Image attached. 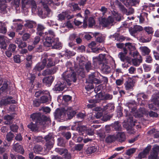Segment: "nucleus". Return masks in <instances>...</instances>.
Returning <instances> with one entry per match:
<instances>
[{
	"label": "nucleus",
	"instance_id": "nucleus-1",
	"mask_svg": "<svg viewBox=\"0 0 159 159\" xmlns=\"http://www.w3.org/2000/svg\"><path fill=\"white\" fill-rule=\"evenodd\" d=\"M30 118L33 122L38 125L39 126L45 125L46 126L51 124L50 118L40 112L32 114L30 115Z\"/></svg>",
	"mask_w": 159,
	"mask_h": 159
},
{
	"label": "nucleus",
	"instance_id": "nucleus-2",
	"mask_svg": "<svg viewBox=\"0 0 159 159\" xmlns=\"http://www.w3.org/2000/svg\"><path fill=\"white\" fill-rule=\"evenodd\" d=\"M62 77L64 81L69 86L71 85L72 82H75L77 80L76 74L72 67L70 68L64 72Z\"/></svg>",
	"mask_w": 159,
	"mask_h": 159
},
{
	"label": "nucleus",
	"instance_id": "nucleus-3",
	"mask_svg": "<svg viewBox=\"0 0 159 159\" xmlns=\"http://www.w3.org/2000/svg\"><path fill=\"white\" fill-rule=\"evenodd\" d=\"M52 2V0H41L40 3L43 7V9L40 8L38 7V14L39 15H43V17L46 18L50 17L52 15V12L49 8L48 5L50 4Z\"/></svg>",
	"mask_w": 159,
	"mask_h": 159
},
{
	"label": "nucleus",
	"instance_id": "nucleus-4",
	"mask_svg": "<svg viewBox=\"0 0 159 159\" xmlns=\"http://www.w3.org/2000/svg\"><path fill=\"white\" fill-rule=\"evenodd\" d=\"M92 74L89 75L88 80H87V84L85 86V89L87 91H89L94 88L93 84H98L101 83V81L94 75V72H92Z\"/></svg>",
	"mask_w": 159,
	"mask_h": 159
},
{
	"label": "nucleus",
	"instance_id": "nucleus-5",
	"mask_svg": "<svg viewBox=\"0 0 159 159\" xmlns=\"http://www.w3.org/2000/svg\"><path fill=\"white\" fill-rule=\"evenodd\" d=\"M55 36L54 32L51 30H48V31L45 32L42 36L45 40L43 42L44 45L45 46L47 45L50 44V42L53 40Z\"/></svg>",
	"mask_w": 159,
	"mask_h": 159
},
{
	"label": "nucleus",
	"instance_id": "nucleus-6",
	"mask_svg": "<svg viewBox=\"0 0 159 159\" xmlns=\"http://www.w3.org/2000/svg\"><path fill=\"white\" fill-rule=\"evenodd\" d=\"M43 62H39L37 64L33 70L32 73L31 74V82H34L35 78L36 75L38 72L43 69L45 67V60H43Z\"/></svg>",
	"mask_w": 159,
	"mask_h": 159
},
{
	"label": "nucleus",
	"instance_id": "nucleus-7",
	"mask_svg": "<svg viewBox=\"0 0 159 159\" xmlns=\"http://www.w3.org/2000/svg\"><path fill=\"white\" fill-rule=\"evenodd\" d=\"M45 141V148L46 150H50L53 147L54 143V139L51 133H49L44 138Z\"/></svg>",
	"mask_w": 159,
	"mask_h": 159
},
{
	"label": "nucleus",
	"instance_id": "nucleus-8",
	"mask_svg": "<svg viewBox=\"0 0 159 159\" xmlns=\"http://www.w3.org/2000/svg\"><path fill=\"white\" fill-rule=\"evenodd\" d=\"M93 64L94 67H100L104 62H105V55L100 54L98 56L93 57Z\"/></svg>",
	"mask_w": 159,
	"mask_h": 159
},
{
	"label": "nucleus",
	"instance_id": "nucleus-9",
	"mask_svg": "<svg viewBox=\"0 0 159 159\" xmlns=\"http://www.w3.org/2000/svg\"><path fill=\"white\" fill-rule=\"evenodd\" d=\"M44 57H43V58L42 61L41 62H43V60H45V67L47 65V66L48 68L50 67L51 66H53L55 65V62L52 61V59L51 57H49V56H52L54 57L55 55V54H52L49 55L48 53H46L44 54Z\"/></svg>",
	"mask_w": 159,
	"mask_h": 159
},
{
	"label": "nucleus",
	"instance_id": "nucleus-10",
	"mask_svg": "<svg viewBox=\"0 0 159 159\" xmlns=\"http://www.w3.org/2000/svg\"><path fill=\"white\" fill-rule=\"evenodd\" d=\"M13 98L12 97L8 95L3 97L0 100V107L11 104L16 103V101L13 99Z\"/></svg>",
	"mask_w": 159,
	"mask_h": 159
},
{
	"label": "nucleus",
	"instance_id": "nucleus-11",
	"mask_svg": "<svg viewBox=\"0 0 159 159\" xmlns=\"http://www.w3.org/2000/svg\"><path fill=\"white\" fill-rule=\"evenodd\" d=\"M115 3L116 6H118L120 11L124 14L129 15L132 14L134 12V9L132 8H129L128 11L127 9L118 0L115 1Z\"/></svg>",
	"mask_w": 159,
	"mask_h": 159
},
{
	"label": "nucleus",
	"instance_id": "nucleus-12",
	"mask_svg": "<svg viewBox=\"0 0 159 159\" xmlns=\"http://www.w3.org/2000/svg\"><path fill=\"white\" fill-rule=\"evenodd\" d=\"M143 32L146 33V34L149 35V36L147 38L146 35H144V37L145 38H143V42L147 43L150 41L154 32L153 29L151 27H146L144 30L143 29Z\"/></svg>",
	"mask_w": 159,
	"mask_h": 159
},
{
	"label": "nucleus",
	"instance_id": "nucleus-13",
	"mask_svg": "<svg viewBox=\"0 0 159 159\" xmlns=\"http://www.w3.org/2000/svg\"><path fill=\"white\" fill-rule=\"evenodd\" d=\"M114 18L111 16H109L107 18H103L100 22L102 26L104 27L110 28L113 25Z\"/></svg>",
	"mask_w": 159,
	"mask_h": 159
},
{
	"label": "nucleus",
	"instance_id": "nucleus-14",
	"mask_svg": "<svg viewBox=\"0 0 159 159\" xmlns=\"http://www.w3.org/2000/svg\"><path fill=\"white\" fill-rule=\"evenodd\" d=\"M135 83V80L133 78L129 77L126 79L124 84L125 89L128 91L133 90Z\"/></svg>",
	"mask_w": 159,
	"mask_h": 159
},
{
	"label": "nucleus",
	"instance_id": "nucleus-15",
	"mask_svg": "<svg viewBox=\"0 0 159 159\" xmlns=\"http://www.w3.org/2000/svg\"><path fill=\"white\" fill-rule=\"evenodd\" d=\"M40 99L42 103L48 104L51 102L52 97L49 92L47 90L43 94V95L40 97Z\"/></svg>",
	"mask_w": 159,
	"mask_h": 159
},
{
	"label": "nucleus",
	"instance_id": "nucleus-16",
	"mask_svg": "<svg viewBox=\"0 0 159 159\" xmlns=\"http://www.w3.org/2000/svg\"><path fill=\"white\" fill-rule=\"evenodd\" d=\"M50 44L47 45L46 47H52V49H60L62 48L61 43L59 42L58 38H54L53 40L50 42Z\"/></svg>",
	"mask_w": 159,
	"mask_h": 159
},
{
	"label": "nucleus",
	"instance_id": "nucleus-17",
	"mask_svg": "<svg viewBox=\"0 0 159 159\" xmlns=\"http://www.w3.org/2000/svg\"><path fill=\"white\" fill-rule=\"evenodd\" d=\"M76 113V111L74 110L71 107H68L65 109V116H67V117L66 118L67 120L72 119Z\"/></svg>",
	"mask_w": 159,
	"mask_h": 159
},
{
	"label": "nucleus",
	"instance_id": "nucleus-18",
	"mask_svg": "<svg viewBox=\"0 0 159 159\" xmlns=\"http://www.w3.org/2000/svg\"><path fill=\"white\" fill-rule=\"evenodd\" d=\"M70 12L68 11L62 12L58 14L57 17L58 20L61 21L65 20L66 18L68 20L70 19L73 17V15H70Z\"/></svg>",
	"mask_w": 159,
	"mask_h": 159
},
{
	"label": "nucleus",
	"instance_id": "nucleus-19",
	"mask_svg": "<svg viewBox=\"0 0 159 159\" xmlns=\"http://www.w3.org/2000/svg\"><path fill=\"white\" fill-rule=\"evenodd\" d=\"M136 50L135 46L130 43H127L125 44V47L123 48V52L125 53H127L128 50L129 51V54H132V52Z\"/></svg>",
	"mask_w": 159,
	"mask_h": 159
},
{
	"label": "nucleus",
	"instance_id": "nucleus-20",
	"mask_svg": "<svg viewBox=\"0 0 159 159\" xmlns=\"http://www.w3.org/2000/svg\"><path fill=\"white\" fill-rule=\"evenodd\" d=\"M16 46L14 44H10L8 49L5 52L6 55L8 57H11L13 54H14L16 48Z\"/></svg>",
	"mask_w": 159,
	"mask_h": 159
},
{
	"label": "nucleus",
	"instance_id": "nucleus-21",
	"mask_svg": "<svg viewBox=\"0 0 159 159\" xmlns=\"http://www.w3.org/2000/svg\"><path fill=\"white\" fill-rule=\"evenodd\" d=\"M66 84V83L64 81L63 83L60 81H59L55 85L53 89L56 91H62L65 88Z\"/></svg>",
	"mask_w": 159,
	"mask_h": 159
},
{
	"label": "nucleus",
	"instance_id": "nucleus-22",
	"mask_svg": "<svg viewBox=\"0 0 159 159\" xmlns=\"http://www.w3.org/2000/svg\"><path fill=\"white\" fill-rule=\"evenodd\" d=\"M54 79V76H49L44 77L43 79V83L48 87H50Z\"/></svg>",
	"mask_w": 159,
	"mask_h": 159
},
{
	"label": "nucleus",
	"instance_id": "nucleus-23",
	"mask_svg": "<svg viewBox=\"0 0 159 159\" xmlns=\"http://www.w3.org/2000/svg\"><path fill=\"white\" fill-rule=\"evenodd\" d=\"M54 115L55 119H60L63 118L65 115V110L63 111L58 108L54 112Z\"/></svg>",
	"mask_w": 159,
	"mask_h": 159
},
{
	"label": "nucleus",
	"instance_id": "nucleus-24",
	"mask_svg": "<svg viewBox=\"0 0 159 159\" xmlns=\"http://www.w3.org/2000/svg\"><path fill=\"white\" fill-rule=\"evenodd\" d=\"M124 114L125 115V116L128 117L127 119V121L128 122H129V124L131 126H134L135 125V123H136L135 121L133 120V117L131 115L129 111L126 109H125L124 111Z\"/></svg>",
	"mask_w": 159,
	"mask_h": 159
},
{
	"label": "nucleus",
	"instance_id": "nucleus-25",
	"mask_svg": "<svg viewBox=\"0 0 159 159\" xmlns=\"http://www.w3.org/2000/svg\"><path fill=\"white\" fill-rule=\"evenodd\" d=\"M13 148L16 152L20 153L21 154L23 155L25 153V151L23 146L18 143L15 144Z\"/></svg>",
	"mask_w": 159,
	"mask_h": 159
},
{
	"label": "nucleus",
	"instance_id": "nucleus-26",
	"mask_svg": "<svg viewBox=\"0 0 159 159\" xmlns=\"http://www.w3.org/2000/svg\"><path fill=\"white\" fill-rule=\"evenodd\" d=\"M57 70V68L55 67L48 68L43 71L42 73V75L43 76H46L48 75L54 74L56 72Z\"/></svg>",
	"mask_w": 159,
	"mask_h": 159
},
{
	"label": "nucleus",
	"instance_id": "nucleus-27",
	"mask_svg": "<svg viewBox=\"0 0 159 159\" xmlns=\"http://www.w3.org/2000/svg\"><path fill=\"white\" fill-rule=\"evenodd\" d=\"M115 136L116 140L122 143L125 140L126 136L124 132H119Z\"/></svg>",
	"mask_w": 159,
	"mask_h": 159
},
{
	"label": "nucleus",
	"instance_id": "nucleus-28",
	"mask_svg": "<svg viewBox=\"0 0 159 159\" xmlns=\"http://www.w3.org/2000/svg\"><path fill=\"white\" fill-rule=\"evenodd\" d=\"M103 93L101 92H100L99 93L97 94L96 96L95 97L96 99H92L89 100V102L90 103H97L99 102L100 100H102Z\"/></svg>",
	"mask_w": 159,
	"mask_h": 159
},
{
	"label": "nucleus",
	"instance_id": "nucleus-29",
	"mask_svg": "<svg viewBox=\"0 0 159 159\" xmlns=\"http://www.w3.org/2000/svg\"><path fill=\"white\" fill-rule=\"evenodd\" d=\"M105 62H104L100 67L102 72L106 74H107L110 72L111 68L109 66L105 63Z\"/></svg>",
	"mask_w": 159,
	"mask_h": 159
},
{
	"label": "nucleus",
	"instance_id": "nucleus-30",
	"mask_svg": "<svg viewBox=\"0 0 159 159\" xmlns=\"http://www.w3.org/2000/svg\"><path fill=\"white\" fill-rule=\"evenodd\" d=\"M45 28L42 25L38 24L37 26L36 34L39 36H42L44 34L43 31Z\"/></svg>",
	"mask_w": 159,
	"mask_h": 159
},
{
	"label": "nucleus",
	"instance_id": "nucleus-31",
	"mask_svg": "<svg viewBox=\"0 0 159 159\" xmlns=\"http://www.w3.org/2000/svg\"><path fill=\"white\" fill-rule=\"evenodd\" d=\"M16 43L18 45L19 48H23L27 46L26 43L20 38H17L15 40Z\"/></svg>",
	"mask_w": 159,
	"mask_h": 159
},
{
	"label": "nucleus",
	"instance_id": "nucleus-32",
	"mask_svg": "<svg viewBox=\"0 0 159 159\" xmlns=\"http://www.w3.org/2000/svg\"><path fill=\"white\" fill-rule=\"evenodd\" d=\"M87 127L84 125H78L77 131L80 135L85 136L84 134L85 133Z\"/></svg>",
	"mask_w": 159,
	"mask_h": 159
},
{
	"label": "nucleus",
	"instance_id": "nucleus-33",
	"mask_svg": "<svg viewBox=\"0 0 159 159\" xmlns=\"http://www.w3.org/2000/svg\"><path fill=\"white\" fill-rule=\"evenodd\" d=\"M143 31V28L140 25H136L134 26V28L132 30L131 32V34L132 35H134L137 33L138 32Z\"/></svg>",
	"mask_w": 159,
	"mask_h": 159
},
{
	"label": "nucleus",
	"instance_id": "nucleus-34",
	"mask_svg": "<svg viewBox=\"0 0 159 159\" xmlns=\"http://www.w3.org/2000/svg\"><path fill=\"white\" fill-rule=\"evenodd\" d=\"M115 107L111 104H108L103 107V110L107 112L110 113L113 111Z\"/></svg>",
	"mask_w": 159,
	"mask_h": 159
},
{
	"label": "nucleus",
	"instance_id": "nucleus-35",
	"mask_svg": "<svg viewBox=\"0 0 159 159\" xmlns=\"http://www.w3.org/2000/svg\"><path fill=\"white\" fill-rule=\"evenodd\" d=\"M157 106V107H159V98H157L155 100V103L149 104L148 105V107L149 109L153 110H157V108L155 107V106Z\"/></svg>",
	"mask_w": 159,
	"mask_h": 159
},
{
	"label": "nucleus",
	"instance_id": "nucleus-36",
	"mask_svg": "<svg viewBox=\"0 0 159 159\" xmlns=\"http://www.w3.org/2000/svg\"><path fill=\"white\" fill-rule=\"evenodd\" d=\"M97 147L92 146L88 147L85 152L87 154H91L97 151Z\"/></svg>",
	"mask_w": 159,
	"mask_h": 159
},
{
	"label": "nucleus",
	"instance_id": "nucleus-37",
	"mask_svg": "<svg viewBox=\"0 0 159 159\" xmlns=\"http://www.w3.org/2000/svg\"><path fill=\"white\" fill-rule=\"evenodd\" d=\"M116 140L115 135H109L105 139V141L107 143H111Z\"/></svg>",
	"mask_w": 159,
	"mask_h": 159
},
{
	"label": "nucleus",
	"instance_id": "nucleus-38",
	"mask_svg": "<svg viewBox=\"0 0 159 159\" xmlns=\"http://www.w3.org/2000/svg\"><path fill=\"white\" fill-rule=\"evenodd\" d=\"M26 22L24 26L26 28H32L36 25V23L32 20H28L26 21Z\"/></svg>",
	"mask_w": 159,
	"mask_h": 159
},
{
	"label": "nucleus",
	"instance_id": "nucleus-39",
	"mask_svg": "<svg viewBox=\"0 0 159 159\" xmlns=\"http://www.w3.org/2000/svg\"><path fill=\"white\" fill-rule=\"evenodd\" d=\"M43 149V147L39 145H35L33 148V150L35 153L40 154H41V152H42Z\"/></svg>",
	"mask_w": 159,
	"mask_h": 159
},
{
	"label": "nucleus",
	"instance_id": "nucleus-40",
	"mask_svg": "<svg viewBox=\"0 0 159 159\" xmlns=\"http://www.w3.org/2000/svg\"><path fill=\"white\" fill-rule=\"evenodd\" d=\"M0 46L2 49H5L7 48V44L3 36H0Z\"/></svg>",
	"mask_w": 159,
	"mask_h": 159
},
{
	"label": "nucleus",
	"instance_id": "nucleus-41",
	"mask_svg": "<svg viewBox=\"0 0 159 159\" xmlns=\"http://www.w3.org/2000/svg\"><path fill=\"white\" fill-rule=\"evenodd\" d=\"M94 67L92 66L91 61H88L85 64V68L87 72H89L90 70H93Z\"/></svg>",
	"mask_w": 159,
	"mask_h": 159
},
{
	"label": "nucleus",
	"instance_id": "nucleus-42",
	"mask_svg": "<svg viewBox=\"0 0 159 159\" xmlns=\"http://www.w3.org/2000/svg\"><path fill=\"white\" fill-rule=\"evenodd\" d=\"M142 58L141 56H140V58L139 59L135 58L132 60L133 65L136 66H139L140 64L142 62Z\"/></svg>",
	"mask_w": 159,
	"mask_h": 159
},
{
	"label": "nucleus",
	"instance_id": "nucleus-43",
	"mask_svg": "<svg viewBox=\"0 0 159 159\" xmlns=\"http://www.w3.org/2000/svg\"><path fill=\"white\" fill-rule=\"evenodd\" d=\"M5 0H0V10L2 11H6L7 5L5 4Z\"/></svg>",
	"mask_w": 159,
	"mask_h": 159
},
{
	"label": "nucleus",
	"instance_id": "nucleus-44",
	"mask_svg": "<svg viewBox=\"0 0 159 159\" xmlns=\"http://www.w3.org/2000/svg\"><path fill=\"white\" fill-rule=\"evenodd\" d=\"M113 128L116 131H120L121 130V125L118 121H115L112 125Z\"/></svg>",
	"mask_w": 159,
	"mask_h": 159
},
{
	"label": "nucleus",
	"instance_id": "nucleus-45",
	"mask_svg": "<svg viewBox=\"0 0 159 159\" xmlns=\"http://www.w3.org/2000/svg\"><path fill=\"white\" fill-rule=\"evenodd\" d=\"M39 126L35 123L31 122L30 124L28 125V127L32 131H34L37 130V126Z\"/></svg>",
	"mask_w": 159,
	"mask_h": 159
},
{
	"label": "nucleus",
	"instance_id": "nucleus-46",
	"mask_svg": "<svg viewBox=\"0 0 159 159\" xmlns=\"http://www.w3.org/2000/svg\"><path fill=\"white\" fill-rule=\"evenodd\" d=\"M137 100L139 101L142 98L144 99H147L148 96L144 93H138L137 95Z\"/></svg>",
	"mask_w": 159,
	"mask_h": 159
},
{
	"label": "nucleus",
	"instance_id": "nucleus-47",
	"mask_svg": "<svg viewBox=\"0 0 159 159\" xmlns=\"http://www.w3.org/2000/svg\"><path fill=\"white\" fill-rule=\"evenodd\" d=\"M2 84V86L0 88V89L3 92L6 91L8 88V84H7V81H4L3 84Z\"/></svg>",
	"mask_w": 159,
	"mask_h": 159
},
{
	"label": "nucleus",
	"instance_id": "nucleus-48",
	"mask_svg": "<svg viewBox=\"0 0 159 159\" xmlns=\"http://www.w3.org/2000/svg\"><path fill=\"white\" fill-rule=\"evenodd\" d=\"M55 151L60 155L64 154L65 153L67 152L68 150L65 148H57Z\"/></svg>",
	"mask_w": 159,
	"mask_h": 159
},
{
	"label": "nucleus",
	"instance_id": "nucleus-49",
	"mask_svg": "<svg viewBox=\"0 0 159 159\" xmlns=\"http://www.w3.org/2000/svg\"><path fill=\"white\" fill-rule=\"evenodd\" d=\"M14 137V134L11 132H10L7 133L6 135V138L8 142H10L12 140Z\"/></svg>",
	"mask_w": 159,
	"mask_h": 159
},
{
	"label": "nucleus",
	"instance_id": "nucleus-50",
	"mask_svg": "<svg viewBox=\"0 0 159 159\" xmlns=\"http://www.w3.org/2000/svg\"><path fill=\"white\" fill-rule=\"evenodd\" d=\"M66 142L65 140L61 138L57 139V145L58 146L64 147L65 146Z\"/></svg>",
	"mask_w": 159,
	"mask_h": 159
},
{
	"label": "nucleus",
	"instance_id": "nucleus-51",
	"mask_svg": "<svg viewBox=\"0 0 159 159\" xmlns=\"http://www.w3.org/2000/svg\"><path fill=\"white\" fill-rule=\"evenodd\" d=\"M143 54L144 55H148L150 52V50L146 47H143L141 49Z\"/></svg>",
	"mask_w": 159,
	"mask_h": 159
},
{
	"label": "nucleus",
	"instance_id": "nucleus-52",
	"mask_svg": "<svg viewBox=\"0 0 159 159\" xmlns=\"http://www.w3.org/2000/svg\"><path fill=\"white\" fill-rule=\"evenodd\" d=\"M113 115L111 114H106L103 115L102 118V120L104 121H107L110 120L112 117Z\"/></svg>",
	"mask_w": 159,
	"mask_h": 159
},
{
	"label": "nucleus",
	"instance_id": "nucleus-53",
	"mask_svg": "<svg viewBox=\"0 0 159 159\" xmlns=\"http://www.w3.org/2000/svg\"><path fill=\"white\" fill-rule=\"evenodd\" d=\"M65 55L68 58H69L75 55V54L73 52L71 51H70L66 49V50L65 52Z\"/></svg>",
	"mask_w": 159,
	"mask_h": 159
},
{
	"label": "nucleus",
	"instance_id": "nucleus-54",
	"mask_svg": "<svg viewBox=\"0 0 159 159\" xmlns=\"http://www.w3.org/2000/svg\"><path fill=\"white\" fill-rule=\"evenodd\" d=\"M18 128V126L16 124H13L10 126V129L14 132H17Z\"/></svg>",
	"mask_w": 159,
	"mask_h": 159
},
{
	"label": "nucleus",
	"instance_id": "nucleus-55",
	"mask_svg": "<svg viewBox=\"0 0 159 159\" xmlns=\"http://www.w3.org/2000/svg\"><path fill=\"white\" fill-rule=\"evenodd\" d=\"M127 54L125 53L124 52H121L119 53L118 57L121 61H125L126 60L125 56Z\"/></svg>",
	"mask_w": 159,
	"mask_h": 159
},
{
	"label": "nucleus",
	"instance_id": "nucleus-56",
	"mask_svg": "<svg viewBox=\"0 0 159 159\" xmlns=\"http://www.w3.org/2000/svg\"><path fill=\"white\" fill-rule=\"evenodd\" d=\"M23 27V25H21V24H17V27L16 28V32H19V34L20 35L22 34L24 32V31L23 30L21 32H19L20 30H22Z\"/></svg>",
	"mask_w": 159,
	"mask_h": 159
},
{
	"label": "nucleus",
	"instance_id": "nucleus-57",
	"mask_svg": "<svg viewBox=\"0 0 159 159\" xmlns=\"http://www.w3.org/2000/svg\"><path fill=\"white\" fill-rule=\"evenodd\" d=\"M152 151L151 153L158 156L159 152V146H156L152 148Z\"/></svg>",
	"mask_w": 159,
	"mask_h": 159
},
{
	"label": "nucleus",
	"instance_id": "nucleus-58",
	"mask_svg": "<svg viewBox=\"0 0 159 159\" xmlns=\"http://www.w3.org/2000/svg\"><path fill=\"white\" fill-rule=\"evenodd\" d=\"M154 5L152 4L144 3V5L143 6L142 8L141 9L143 10L148 11L147 9L149 8L150 7H154Z\"/></svg>",
	"mask_w": 159,
	"mask_h": 159
},
{
	"label": "nucleus",
	"instance_id": "nucleus-59",
	"mask_svg": "<svg viewBox=\"0 0 159 159\" xmlns=\"http://www.w3.org/2000/svg\"><path fill=\"white\" fill-rule=\"evenodd\" d=\"M47 90H39L38 91H37L35 92V96L36 97L38 98L39 97L41 96H42V95H43V94H44V93L46 92Z\"/></svg>",
	"mask_w": 159,
	"mask_h": 159
},
{
	"label": "nucleus",
	"instance_id": "nucleus-60",
	"mask_svg": "<svg viewBox=\"0 0 159 159\" xmlns=\"http://www.w3.org/2000/svg\"><path fill=\"white\" fill-rule=\"evenodd\" d=\"M42 103L40 99H36L33 101V104L34 106L39 107Z\"/></svg>",
	"mask_w": 159,
	"mask_h": 159
},
{
	"label": "nucleus",
	"instance_id": "nucleus-61",
	"mask_svg": "<svg viewBox=\"0 0 159 159\" xmlns=\"http://www.w3.org/2000/svg\"><path fill=\"white\" fill-rule=\"evenodd\" d=\"M4 119L7 121V123H6V121H5L6 124H9L11 123V121L12 119V117L11 116L7 115L4 116Z\"/></svg>",
	"mask_w": 159,
	"mask_h": 159
},
{
	"label": "nucleus",
	"instance_id": "nucleus-62",
	"mask_svg": "<svg viewBox=\"0 0 159 159\" xmlns=\"http://www.w3.org/2000/svg\"><path fill=\"white\" fill-rule=\"evenodd\" d=\"M14 61L15 63H20L21 62L20 56L19 55H15L14 57Z\"/></svg>",
	"mask_w": 159,
	"mask_h": 159
},
{
	"label": "nucleus",
	"instance_id": "nucleus-63",
	"mask_svg": "<svg viewBox=\"0 0 159 159\" xmlns=\"http://www.w3.org/2000/svg\"><path fill=\"white\" fill-rule=\"evenodd\" d=\"M95 21L93 17H90L89 19V27H92L95 24Z\"/></svg>",
	"mask_w": 159,
	"mask_h": 159
},
{
	"label": "nucleus",
	"instance_id": "nucleus-64",
	"mask_svg": "<svg viewBox=\"0 0 159 159\" xmlns=\"http://www.w3.org/2000/svg\"><path fill=\"white\" fill-rule=\"evenodd\" d=\"M30 1H29L28 0H22V8L24 9V8L26 7V5L28 4L29 3H30Z\"/></svg>",
	"mask_w": 159,
	"mask_h": 159
}]
</instances>
